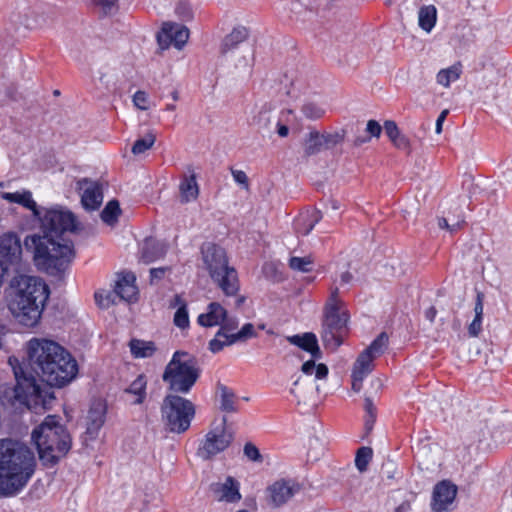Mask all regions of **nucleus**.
Returning a JSON list of instances; mask_svg holds the SVG:
<instances>
[{"mask_svg":"<svg viewBox=\"0 0 512 512\" xmlns=\"http://www.w3.org/2000/svg\"><path fill=\"white\" fill-rule=\"evenodd\" d=\"M40 221L43 235H32L25 239L28 249H33L35 265L50 274L64 271L74 258V246L63 238L65 232L77 230L75 215L62 207L42 208Z\"/></svg>","mask_w":512,"mask_h":512,"instance_id":"f257e3e1","label":"nucleus"},{"mask_svg":"<svg viewBox=\"0 0 512 512\" xmlns=\"http://www.w3.org/2000/svg\"><path fill=\"white\" fill-rule=\"evenodd\" d=\"M27 356L31 370L50 387H64L77 376L76 360L66 348L53 340L30 339Z\"/></svg>","mask_w":512,"mask_h":512,"instance_id":"f03ea898","label":"nucleus"},{"mask_svg":"<svg viewBox=\"0 0 512 512\" xmlns=\"http://www.w3.org/2000/svg\"><path fill=\"white\" fill-rule=\"evenodd\" d=\"M7 304L15 319L26 327L38 324L50 290L39 277L25 274L15 275L5 290Z\"/></svg>","mask_w":512,"mask_h":512,"instance_id":"7ed1b4c3","label":"nucleus"},{"mask_svg":"<svg viewBox=\"0 0 512 512\" xmlns=\"http://www.w3.org/2000/svg\"><path fill=\"white\" fill-rule=\"evenodd\" d=\"M34 452L23 442L0 439V497L17 496L35 473Z\"/></svg>","mask_w":512,"mask_h":512,"instance_id":"20e7f679","label":"nucleus"},{"mask_svg":"<svg viewBox=\"0 0 512 512\" xmlns=\"http://www.w3.org/2000/svg\"><path fill=\"white\" fill-rule=\"evenodd\" d=\"M197 322L203 327L220 326L215 337L209 342V349L218 353L224 347L238 342H245L256 335L253 324L246 323L238 330L239 320L229 316L227 310L218 302H211L207 311L198 316Z\"/></svg>","mask_w":512,"mask_h":512,"instance_id":"39448f33","label":"nucleus"},{"mask_svg":"<svg viewBox=\"0 0 512 512\" xmlns=\"http://www.w3.org/2000/svg\"><path fill=\"white\" fill-rule=\"evenodd\" d=\"M31 437L37 447L39 459L46 467L56 465L66 456L72 444L67 429L57 421L54 415L47 416L33 430Z\"/></svg>","mask_w":512,"mask_h":512,"instance_id":"423d86ee","label":"nucleus"},{"mask_svg":"<svg viewBox=\"0 0 512 512\" xmlns=\"http://www.w3.org/2000/svg\"><path fill=\"white\" fill-rule=\"evenodd\" d=\"M203 261L211 279L222 290L225 296H236L235 306L240 307L245 297L239 296V280L236 270L228 265V259L225 250L212 243L202 247Z\"/></svg>","mask_w":512,"mask_h":512,"instance_id":"0eeeda50","label":"nucleus"},{"mask_svg":"<svg viewBox=\"0 0 512 512\" xmlns=\"http://www.w3.org/2000/svg\"><path fill=\"white\" fill-rule=\"evenodd\" d=\"M8 364L16 380L14 387L15 399L28 409H46L54 399L53 392L46 386L39 384L33 375L28 374L16 357H9Z\"/></svg>","mask_w":512,"mask_h":512,"instance_id":"6e6552de","label":"nucleus"},{"mask_svg":"<svg viewBox=\"0 0 512 512\" xmlns=\"http://www.w3.org/2000/svg\"><path fill=\"white\" fill-rule=\"evenodd\" d=\"M199 377L200 369L196 360L184 351H176L173 354L162 374L168 393L181 396L190 393Z\"/></svg>","mask_w":512,"mask_h":512,"instance_id":"1a4fd4ad","label":"nucleus"},{"mask_svg":"<svg viewBox=\"0 0 512 512\" xmlns=\"http://www.w3.org/2000/svg\"><path fill=\"white\" fill-rule=\"evenodd\" d=\"M339 290L334 288L325 304L321 338L324 345L332 350L337 349L347 333L348 315L341 311L343 302L339 299Z\"/></svg>","mask_w":512,"mask_h":512,"instance_id":"9d476101","label":"nucleus"},{"mask_svg":"<svg viewBox=\"0 0 512 512\" xmlns=\"http://www.w3.org/2000/svg\"><path fill=\"white\" fill-rule=\"evenodd\" d=\"M196 414L194 403L184 396L167 393L161 404L163 424L171 433L182 434L191 425Z\"/></svg>","mask_w":512,"mask_h":512,"instance_id":"9b49d317","label":"nucleus"},{"mask_svg":"<svg viewBox=\"0 0 512 512\" xmlns=\"http://www.w3.org/2000/svg\"><path fill=\"white\" fill-rule=\"evenodd\" d=\"M226 422L227 419L224 417L219 426L214 427L206 434L197 452L199 457L208 460L224 451L231 444L233 433L227 430Z\"/></svg>","mask_w":512,"mask_h":512,"instance_id":"f8f14e48","label":"nucleus"},{"mask_svg":"<svg viewBox=\"0 0 512 512\" xmlns=\"http://www.w3.org/2000/svg\"><path fill=\"white\" fill-rule=\"evenodd\" d=\"M22 255L20 238L14 233H7L0 237V266L3 271L9 265L18 264Z\"/></svg>","mask_w":512,"mask_h":512,"instance_id":"ddd939ff","label":"nucleus"},{"mask_svg":"<svg viewBox=\"0 0 512 512\" xmlns=\"http://www.w3.org/2000/svg\"><path fill=\"white\" fill-rule=\"evenodd\" d=\"M457 486L448 480L439 482L433 490L431 509L433 512H447L457 495Z\"/></svg>","mask_w":512,"mask_h":512,"instance_id":"4468645a","label":"nucleus"},{"mask_svg":"<svg viewBox=\"0 0 512 512\" xmlns=\"http://www.w3.org/2000/svg\"><path fill=\"white\" fill-rule=\"evenodd\" d=\"M77 189L81 192V203L86 210H96L101 206L103 193L99 183L84 178L77 182Z\"/></svg>","mask_w":512,"mask_h":512,"instance_id":"2eb2a0df","label":"nucleus"},{"mask_svg":"<svg viewBox=\"0 0 512 512\" xmlns=\"http://www.w3.org/2000/svg\"><path fill=\"white\" fill-rule=\"evenodd\" d=\"M213 497L220 502L235 503L241 499L239 483L231 476L224 482H216L210 485Z\"/></svg>","mask_w":512,"mask_h":512,"instance_id":"dca6fc26","label":"nucleus"},{"mask_svg":"<svg viewBox=\"0 0 512 512\" xmlns=\"http://www.w3.org/2000/svg\"><path fill=\"white\" fill-rule=\"evenodd\" d=\"M106 405L101 402H95L91 405L86 417L85 441L94 440L105 422Z\"/></svg>","mask_w":512,"mask_h":512,"instance_id":"f3484780","label":"nucleus"},{"mask_svg":"<svg viewBox=\"0 0 512 512\" xmlns=\"http://www.w3.org/2000/svg\"><path fill=\"white\" fill-rule=\"evenodd\" d=\"M267 491L269 494V503L274 507H279L285 504L299 491V486L290 481L279 480L269 486Z\"/></svg>","mask_w":512,"mask_h":512,"instance_id":"a211bd4d","label":"nucleus"},{"mask_svg":"<svg viewBox=\"0 0 512 512\" xmlns=\"http://www.w3.org/2000/svg\"><path fill=\"white\" fill-rule=\"evenodd\" d=\"M317 390L311 380L299 376L293 382L290 394L296 399L297 405L307 407L313 403Z\"/></svg>","mask_w":512,"mask_h":512,"instance_id":"6ab92c4d","label":"nucleus"},{"mask_svg":"<svg viewBox=\"0 0 512 512\" xmlns=\"http://www.w3.org/2000/svg\"><path fill=\"white\" fill-rule=\"evenodd\" d=\"M287 341L290 344L295 345L300 349L310 353L314 359H320L322 357V352L318 345V340L316 335L312 332L288 336Z\"/></svg>","mask_w":512,"mask_h":512,"instance_id":"aec40b11","label":"nucleus"},{"mask_svg":"<svg viewBox=\"0 0 512 512\" xmlns=\"http://www.w3.org/2000/svg\"><path fill=\"white\" fill-rule=\"evenodd\" d=\"M168 246L163 241L146 239L141 248L140 259L143 263L149 264L166 255Z\"/></svg>","mask_w":512,"mask_h":512,"instance_id":"412c9836","label":"nucleus"},{"mask_svg":"<svg viewBox=\"0 0 512 512\" xmlns=\"http://www.w3.org/2000/svg\"><path fill=\"white\" fill-rule=\"evenodd\" d=\"M136 277L133 273L127 272L120 276L115 286V293L118 298L125 301H132L136 299L138 293L135 285Z\"/></svg>","mask_w":512,"mask_h":512,"instance_id":"4be33fe9","label":"nucleus"},{"mask_svg":"<svg viewBox=\"0 0 512 512\" xmlns=\"http://www.w3.org/2000/svg\"><path fill=\"white\" fill-rule=\"evenodd\" d=\"M1 196L3 199L11 203H17L31 210L35 218L40 217L42 208H39L36 202L33 200L32 193L30 191L24 190L22 192L15 193L4 192Z\"/></svg>","mask_w":512,"mask_h":512,"instance_id":"5701e85b","label":"nucleus"},{"mask_svg":"<svg viewBox=\"0 0 512 512\" xmlns=\"http://www.w3.org/2000/svg\"><path fill=\"white\" fill-rule=\"evenodd\" d=\"M384 130L390 141L397 149L409 151V140L400 132L395 121L386 120L384 122Z\"/></svg>","mask_w":512,"mask_h":512,"instance_id":"b1692460","label":"nucleus"},{"mask_svg":"<svg viewBox=\"0 0 512 512\" xmlns=\"http://www.w3.org/2000/svg\"><path fill=\"white\" fill-rule=\"evenodd\" d=\"M321 219L322 213L318 210L301 214L296 220L297 233L303 236L308 235Z\"/></svg>","mask_w":512,"mask_h":512,"instance_id":"393cba45","label":"nucleus"},{"mask_svg":"<svg viewBox=\"0 0 512 512\" xmlns=\"http://www.w3.org/2000/svg\"><path fill=\"white\" fill-rule=\"evenodd\" d=\"M179 191L182 203H188L198 197L199 188L194 174L183 177L179 185Z\"/></svg>","mask_w":512,"mask_h":512,"instance_id":"a878e982","label":"nucleus"},{"mask_svg":"<svg viewBox=\"0 0 512 512\" xmlns=\"http://www.w3.org/2000/svg\"><path fill=\"white\" fill-rule=\"evenodd\" d=\"M248 30L245 27L234 28L230 34H228L221 45V53L226 54L231 51L238 44L244 42L248 38Z\"/></svg>","mask_w":512,"mask_h":512,"instance_id":"bb28decb","label":"nucleus"},{"mask_svg":"<svg viewBox=\"0 0 512 512\" xmlns=\"http://www.w3.org/2000/svg\"><path fill=\"white\" fill-rule=\"evenodd\" d=\"M483 301L484 294L477 292L476 302L474 306V319L468 326V334L470 337H477L482 330V318H483Z\"/></svg>","mask_w":512,"mask_h":512,"instance_id":"cd10ccee","label":"nucleus"},{"mask_svg":"<svg viewBox=\"0 0 512 512\" xmlns=\"http://www.w3.org/2000/svg\"><path fill=\"white\" fill-rule=\"evenodd\" d=\"M461 74L462 65L460 62H457L448 68L441 69L436 75V80L439 85L448 88L451 82H455L460 78Z\"/></svg>","mask_w":512,"mask_h":512,"instance_id":"c85d7f7f","label":"nucleus"},{"mask_svg":"<svg viewBox=\"0 0 512 512\" xmlns=\"http://www.w3.org/2000/svg\"><path fill=\"white\" fill-rule=\"evenodd\" d=\"M131 354L136 358L150 357L156 351V346L152 341H143L132 339L129 343Z\"/></svg>","mask_w":512,"mask_h":512,"instance_id":"c756f323","label":"nucleus"},{"mask_svg":"<svg viewBox=\"0 0 512 512\" xmlns=\"http://www.w3.org/2000/svg\"><path fill=\"white\" fill-rule=\"evenodd\" d=\"M147 381L143 375H139L126 389L125 393L135 396L133 404H142L146 398Z\"/></svg>","mask_w":512,"mask_h":512,"instance_id":"7c9ffc66","label":"nucleus"},{"mask_svg":"<svg viewBox=\"0 0 512 512\" xmlns=\"http://www.w3.org/2000/svg\"><path fill=\"white\" fill-rule=\"evenodd\" d=\"M437 11L435 6L428 5L420 8L418 13L419 26L426 32H430L435 26Z\"/></svg>","mask_w":512,"mask_h":512,"instance_id":"2f4dec72","label":"nucleus"},{"mask_svg":"<svg viewBox=\"0 0 512 512\" xmlns=\"http://www.w3.org/2000/svg\"><path fill=\"white\" fill-rule=\"evenodd\" d=\"M373 361L374 358H372L368 353H366L363 350L357 357L352 372H355L366 377L374 369Z\"/></svg>","mask_w":512,"mask_h":512,"instance_id":"473e14b6","label":"nucleus"},{"mask_svg":"<svg viewBox=\"0 0 512 512\" xmlns=\"http://www.w3.org/2000/svg\"><path fill=\"white\" fill-rule=\"evenodd\" d=\"M325 147L323 143V137L317 131H312L309 133L305 144H304V154L305 156H312L321 151V149Z\"/></svg>","mask_w":512,"mask_h":512,"instance_id":"72a5a7b5","label":"nucleus"},{"mask_svg":"<svg viewBox=\"0 0 512 512\" xmlns=\"http://www.w3.org/2000/svg\"><path fill=\"white\" fill-rule=\"evenodd\" d=\"M120 213L121 209L119 202L117 200H111L106 204L100 216L103 222L108 225H113L117 222Z\"/></svg>","mask_w":512,"mask_h":512,"instance_id":"f704fd0d","label":"nucleus"},{"mask_svg":"<svg viewBox=\"0 0 512 512\" xmlns=\"http://www.w3.org/2000/svg\"><path fill=\"white\" fill-rule=\"evenodd\" d=\"M253 123L262 131H268L275 121L271 117V109L267 104L263 105L258 114L254 116Z\"/></svg>","mask_w":512,"mask_h":512,"instance_id":"c9c22d12","label":"nucleus"},{"mask_svg":"<svg viewBox=\"0 0 512 512\" xmlns=\"http://www.w3.org/2000/svg\"><path fill=\"white\" fill-rule=\"evenodd\" d=\"M218 390L221 397L220 408L225 412H235L237 408L235 406L236 395L234 392L225 385H219Z\"/></svg>","mask_w":512,"mask_h":512,"instance_id":"e433bc0d","label":"nucleus"},{"mask_svg":"<svg viewBox=\"0 0 512 512\" xmlns=\"http://www.w3.org/2000/svg\"><path fill=\"white\" fill-rule=\"evenodd\" d=\"M388 346V335L382 332L378 337L364 350L372 358L376 359L382 355Z\"/></svg>","mask_w":512,"mask_h":512,"instance_id":"4c0bfd02","label":"nucleus"},{"mask_svg":"<svg viewBox=\"0 0 512 512\" xmlns=\"http://www.w3.org/2000/svg\"><path fill=\"white\" fill-rule=\"evenodd\" d=\"M315 360L316 359L312 358L311 360L304 362L301 366V371L305 375H311L315 372V377L317 379H325L328 375V367L323 363L316 365Z\"/></svg>","mask_w":512,"mask_h":512,"instance_id":"58836bf2","label":"nucleus"},{"mask_svg":"<svg viewBox=\"0 0 512 512\" xmlns=\"http://www.w3.org/2000/svg\"><path fill=\"white\" fill-rule=\"evenodd\" d=\"M156 136L153 132H148L143 138L138 139L132 146V153L139 155L149 150L155 143Z\"/></svg>","mask_w":512,"mask_h":512,"instance_id":"ea45409f","label":"nucleus"},{"mask_svg":"<svg viewBox=\"0 0 512 512\" xmlns=\"http://www.w3.org/2000/svg\"><path fill=\"white\" fill-rule=\"evenodd\" d=\"M173 28H175L174 23H164L162 30L157 35V41L162 50L167 49L170 45H173L172 41V32Z\"/></svg>","mask_w":512,"mask_h":512,"instance_id":"a19ab883","label":"nucleus"},{"mask_svg":"<svg viewBox=\"0 0 512 512\" xmlns=\"http://www.w3.org/2000/svg\"><path fill=\"white\" fill-rule=\"evenodd\" d=\"M373 451L370 447H361L358 449L355 457V465L360 472L367 470V466L372 458Z\"/></svg>","mask_w":512,"mask_h":512,"instance_id":"79ce46f5","label":"nucleus"},{"mask_svg":"<svg viewBox=\"0 0 512 512\" xmlns=\"http://www.w3.org/2000/svg\"><path fill=\"white\" fill-rule=\"evenodd\" d=\"M189 38V30L187 27L175 24V28H173L172 32V41L173 45L177 49H181L187 42Z\"/></svg>","mask_w":512,"mask_h":512,"instance_id":"37998d69","label":"nucleus"},{"mask_svg":"<svg viewBox=\"0 0 512 512\" xmlns=\"http://www.w3.org/2000/svg\"><path fill=\"white\" fill-rule=\"evenodd\" d=\"M346 136V131L341 129L333 133L321 134L325 148L330 149L341 144Z\"/></svg>","mask_w":512,"mask_h":512,"instance_id":"c03bdc74","label":"nucleus"},{"mask_svg":"<svg viewBox=\"0 0 512 512\" xmlns=\"http://www.w3.org/2000/svg\"><path fill=\"white\" fill-rule=\"evenodd\" d=\"M312 259L310 256L306 257H291L289 266L291 269L300 272H309L312 270Z\"/></svg>","mask_w":512,"mask_h":512,"instance_id":"a18cd8bd","label":"nucleus"},{"mask_svg":"<svg viewBox=\"0 0 512 512\" xmlns=\"http://www.w3.org/2000/svg\"><path fill=\"white\" fill-rule=\"evenodd\" d=\"M95 301L100 308H109L115 303L117 295L114 291H100L95 293Z\"/></svg>","mask_w":512,"mask_h":512,"instance_id":"49530a36","label":"nucleus"},{"mask_svg":"<svg viewBox=\"0 0 512 512\" xmlns=\"http://www.w3.org/2000/svg\"><path fill=\"white\" fill-rule=\"evenodd\" d=\"M302 112L306 118L316 120L324 115L325 110L314 102H306L302 106Z\"/></svg>","mask_w":512,"mask_h":512,"instance_id":"de8ad7c7","label":"nucleus"},{"mask_svg":"<svg viewBox=\"0 0 512 512\" xmlns=\"http://www.w3.org/2000/svg\"><path fill=\"white\" fill-rule=\"evenodd\" d=\"M364 409L367 413L365 419V429L369 433L373 429V425L376 420V407L370 398H365Z\"/></svg>","mask_w":512,"mask_h":512,"instance_id":"09e8293b","label":"nucleus"},{"mask_svg":"<svg viewBox=\"0 0 512 512\" xmlns=\"http://www.w3.org/2000/svg\"><path fill=\"white\" fill-rule=\"evenodd\" d=\"M175 12L183 20H190L193 17L192 6L189 0H180L176 5Z\"/></svg>","mask_w":512,"mask_h":512,"instance_id":"8fccbe9b","label":"nucleus"},{"mask_svg":"<svg viewBox=\"0 0 512 512\" xmlns=\"http://www.w3.org/2000/svg\"><path fill=\"white\" fill-rule=\"evenodd\" d=\"M174 324L181 329H184L189 326L188 311L185 305L178 308L177 311L175 312Z\"/></svg>","mask_w":512,"mask_h":512,"instance_id":"3c124183","label":"nucleus"},{"mask_svg":"<svg viewBox=\"0 0 512 512\" xmlns=\"http://www.w3.org/2000/svg\"><path fill=\"white\" fill-rule=\"evenodd\" d=\"M244 455L251 461L260 462L262 461V455L259 449L251 442L244 445Z\"/></svg>","mask_w":512,"mask_h":512,"instance_id":"603ef678","label":"nucleus"},{"mask_svg":"<svg viewBox=\"0 0 512 512\" xmlns=\"http://www.w3.org/2000/svg\"><path fill=\"white\" fill-rule=\"evenodd\" d=\"M118 0H93L95 6L99 7L104 14H111L117 9Z\"/></svg>","mask_w":512,"mask_h":512,"instance_id":"864d4df0","label":"nucleus"},{"mask_svg":"<svg viewBox=\"0 0 512 512\" xmlns=\"http://www.w3.org/2000/svg\"><path fill=\"white\" fill-rule=\"evenodd\" d=\"M133 103L138 109L147 110L148 95L144 91H137L133 96Z\"/></svg>","mask_w":512,"mask_h":512,"instance_id":"5fc2aeb1","label":"nucleus"},{"mask_svg":"<svg viewBox=\"0 0 512 512\" xmlns=\"http://www.w3.org/2000/svg\"><path fill=\"white\" fill-rule=\"evenodd\" d=\"M170 271V267H159L150 269V284H155L159 280L163 279L167 272Z\"/></svg>","mask_w":512,"mask_h":512,"instance_id":"6e6d98bb","label":"nucleus"},{"mask_svg":"<svg viewBox=\"0 0 512 512\" xmlns=\"http://www.w3.org/2000/svg\"><path fill=\"white\" fill-rule=\"evenodd\" d=\"M366 131L370 134L369 137H380L382 132L381 125L376 120H369L367 122Z\"/></svg>","mask_w":512,"mask_h":512,"instance_id":"4d7b16f0","label":"nucleus"},{"mask_svg":"<svg viewBox=\"0 0 512 512\" xmlns=\"http://www.w3.org/2000/svg\"><path fill=\"white\" fill-rule=\"evenodd\" d=\"M231 173H232V176H233L235 182H237L240 185H243L246 189H248L249 181H248V177L244 171L231 169Z\"/></svg>","mask_w":512,"mask_h":512,"instance_id":"13d9d810","label":"nucleus"},{"mask_svg":"<svg viewBox=\"0 0 512 512\" xmlns=\"http://www.w3.org/2000/svg\"><path fill=\"white\" fill-rule=\"evenodd\" d=\"M14 17H17V19H14L13 21L16 24H19V26H23L27 29H34L37 27V22L33 19H30L29 17L25 16V19L21 20L20 15H15Z\"/></svg>","mask_w":512,"mask_h":512,"instance_id":"bf43d9fd","label":"nucleus"},{"mask_svg":"<svg viewBox=\"0 0 512 512\" xmlns=\"http://www.w3.org/2000/svg\"><path fill=\"white\" fill-rule=\"evenodd\" d=\"M352 389L355 392H359L362 388V382L365 376L352 372Z\"/></svg>","mask_w":512,"mask_h":512,"instance_id":"052dcab7","label":"nucleus"},{"mask_svg":"<svg viewBox=\"0 0 512 512\" xmlns=\"http://www.w3.org/2000/svg\"><path fill=\"white\" fill-rule=\"evenodd\" d=\"M448 113H449V111L447 109H445L438 116V118L436 120V127H435V131L437 134H440L442 132V125H443Z\"/></svg>","mask_w":512,"mask_h":512,"instance_id":"680f3d73","label":"nucleus"},{"mask_svg":"<svg viewBox=\"0 0 512 512\" xmlns=\"http://www.w3.org/2000/svg\"><path fill=\"white\" fill-rule=\"evenodd\" d=\"M277 126V133L280 137H286L289 133V128L286 125L281 124L279 121L275 122Z\"/></svg>","mask_w":512,"mask_h":512,"instance_id":"e2e57ef3","label":"nucleus"},{"mask_svg":"<svg viewBox=\"0 0 512 512\" xmlns=\"http://www.w3.org/2000/svg\"><path fill=\"white\" fill-rule=\"evenodd\" d=\"M9 333V329L5 325H0V349L5 346V337Z\"/></svg>","mask_w":512,"mask_h":512,"instance_id":"0e129e2a","label":"nucleus"},{"mask_svg":"<svg viewBox=\"0 0 512 512\" xmlns=\"http://www.w3.org/2000/svg\"><path fill=\"white\" fill-rule=\"evenodd\" d=\"M436 314H437V310L435 307L431 306L429 307L426 312H425V317L426 319H428L430 322H433L435 317H436Z\"/></svg>","mask_w":512,"mask_h":512,"instance_id":"69168bd1","label":"nucleus"},{"mask_svg":"<svg viewBox=\"0 0 512 512\" xmlns=\"http://www.w3.org/2000/svg\"><path fill=\"white\" fill-rule=\"evenodd\" d=\"M464 223V219H461V220H457L456 222H452L450 223V229L449 231L451 233H454L456 232L458 229L461 228L462 224Z\"/></svg>","mask_w":512,"mask_h":512,"instance_id":"338daca9","label":"nucleus"},{"mask_svg":"<svg viewBox=\"0 0 512 512\" xmlns=\"http://www.w3.org/2000/svg\"><path fill=\"white\" fill-rule=\"evenodd\" d=\"M409 510L410 504L408 502H403L395 509V512H408Z\"/></svg>","mask_w":512,"mask_h":512,"instance_id":"774afa93","label":"nucleus"}]
</instances>
